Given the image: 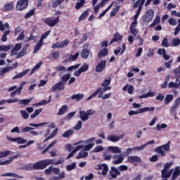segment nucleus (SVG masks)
Here are the masks:
<instances>
[{
	"label": "nucleus",
	"instance_id": "nucleus-48",
	"mask_svg": "<svg viewBox=\"0 0 180 180\" xmlns=\"http://www.w3.org/2000/svg\"><path fill=\"white\" fill-rule=\"evenodd\" d=\"M120 10V6H117L113 11L110 12V18H113V16H116L117 12Z\"/></svg>",
	"mask_w": 180,
	"mask_h": 180
},
{
	"label": "nucleus",
	"instance_id": "nucleus-31",
	"mask_svg": "<svg viewBox=\"0 0 180 180\" xmlns=\"http://www.w3.org/2000/svg\"><path fill=\"white\" fill-rule=\"evenodd\" d=\"M113 4H115V1H113L107 8L105 9V11H103L98 15V19H101L102 18H103V16H105L106 13H108V12L109 11V10L112 8V6H113Z\"/></svg>",
	"mask_w": 180,
	"mask_h": 180
},
{
	"label": "nucleus",
	"instance_id": "nucleus-59",
	"mask_svg": "<svg viewBox=\"0 0 180 180\" xmlns=\"http://www.w3.org/2000/svg\"><path fill=\"white\" fill-rule=\"evenodd\" d=\"M161 44L162 47H169V43H168V39L167 37L163 38Z\"/></svg>",
	"mask_w": 180,
	"mask_h": 180
},
{
	"label": "nucleus",
	"instance_id": "nucleus-54",
	"mask_svg": "<svg viewBox=\"0 0 180 180\" xmlns=\"http://www.w3.org/2000/svg\"><path fill=\"white\" fill-rule=\"evenodd\" d=\"M178 110V107L172 106L170 108V114L172 116H174V117H176V110Z\"/></svg>",
	"mask_w": 180,
	"mask_h": 180
},
{
	"label": "nucleus",
	"instance_id": "nucleus-47",
	"mask_svg": "<svg viewBox=\"0 0 180 180\" xmlns=\"http://www.w3.org/2000/svg\"><path fill=\"white\" fill-rule=\"evenodd\" d=\"M43 46V41H41L39 39V41H38V42L37 43L34 49V53H37V51H39V50H40V48Z\"/></svg>",
	"mask_w": 180,
	"mask_h": 180
},
{
	"label": "nucleus",
	"instance_id": "nucleus-18",
	"mask_svg": "<svg viewBox=\"0 0 180 180\" xmlns=\"http://www.w3.org/2000/svg\"><path fill=\"white\" fill-rule=\"evenodd\" d=\"M161 177L163 179H168V178H169L171 176V175L172 174V169L171 170H162L161 171Z\"/></svg>",
	"mask_w": 180,
	"mask_h": 180
},
{
	"label": "nucleus",
	"instance_id": "nucleus-63",
	"mask_svg": "<svg viewBox=\"0 0 180 180\" xmlns=\"http://www.w3.org/2000/svg\"><path fill=\"white\" fill-rule=\"evenodd\" d=\"M172 43L174 47H176V46H179L180 44V39L179 38H174L172 39Z\"/></svg>",
	"mask_w": 180,
	"mask_h": 180
},
{
	"label": "nucleus",
	"instance_id": "nucleus-40",
	"mask_svg": "<svg viewBox=\"0 0 180 180\" xmlns=\"http://www.w3.org/2000/svg\"><path fill=\"white\" fill-rule=\"evenodd\" d=\"M71 99H76L77 102H78L82 99H84V94H73L71 96Z\"/></svg>",
	"mask_w": 180,
	"mask_h": 180
},
{
	"label": "nucleus",
	"instance_id": "nucleus-17",
	"mask_svg": "<svg viewBox=\"0 0 180 180\" xmlns=\"http://www.w3.org/2000/svg\"><path fill=\"white\" fill-rule=\"evenodd\" d=\"M127 162H141V158L139 156H129L127 158Z\"/></svg>",
	"mask_w": 180,
	"mask_h": 180
},
{
	"label": "nucleus",
	"instance_id": "nucleus-32",
	"mask_svg": "<svg viewBox=\"0 0 180 180\" xmlns=\"http://www.w3.org/2000/svg\"><path fill=\"white\" fill-rule=\"evenodd\" d=\"M29 71H30V70L27 69V70L17 74L15 76H14L13 77V79H16L18 78H22V77H25V75H26V74H27V72H29Z\"/></svg>",
	"mask_w": 180,
	"mask_h": 180
},
{
	"label": "nucleus",
	"instance_id": "nucleus-49",
	"mask_svg": "<svg viewBox=\"0 0 180 180\" xmlns=\"http://www.w3.org/2000/svg\"><path fill=\"white\" fill-rule=\"evenodd\" d=\"M179 175H180V169L176 167L172 174V179L175 180Z\"/></svg>",
	"mask_w": 180,
	"mask_h": 180
},
{
	"label": "nucleus",
	"instance_id": "nucleus-56",
	"mask_svg": "<svg viewBox=\"0 0 180 180\" xmlns=\"http://www.w3.org/2000/svg\"><path fill=\"white\" fill-rule=\"evenodd\" d=\"M76 167H77V163L74 162L71 165H68L66 167V169L67 171H72V169H75Z\"/></svg>",
	"mask_w": 180,
	"mask_h": 180
},
{
	"label": "nucleus",
	"instance_id": "nucleus-53",
	"mask_svg": "<svg viewBox=\"0 0 180 180\" xmlns=\"http://www.w3.org/2000/svg\"><path fill=\"white\" fill-rule=\"evenodd\" d=\"M27 51L25 48H22L21 51L17 53L16 58H20V57H23L26 54Z\"/></svg>",
	"mask_w": 180,
	"mask_h": 180
},
{
	"label": "nucleus",
	"instance_id": "nucleus-6",
	"mask_svg": "<svg viewBox=\"0 0 180 180\" xmlns=\"http://www.w3.org/2000/svg\"><path fill=\"white\" fill-rule=\"evenodd\" d=\"M58 22H60V16L56 17L54 20L49 17L44 20V23L49 26V27H54L56 25L58 24Z\"/></svg>",
	"mask_w": 180,
	"mask_h": 180
},
{
	"label": "nucleus",
	"instance_id": "nucleus-30",
	"mask_svg": "<svg viewBox=\"0 0 180 180\" xmlns=\"http://www.w3.org/2000/svg\"><path fill=\"white\" fill-rule=\"evenodd\" d=\"M19 100L18 98H13L12 99H8V100H5L3 99L1 101H0V106L2 105H4V103H15L16 102H18Z\"/></svg>",
	"mask_w": 180,
	"mask_h": 180
},
{
	"label": "nucleus",
	"instance_id": "nucleus-24",
	"mask_svg": "<svg viewBox=\"0 0 180 180\" xmlns=\"http://www.w3.org/2000/svg\"><path fill=\"white\" fill-rule=\"evenodd\" d=\"M89 15V8L87 10L84 11L82 15L79 17L78 22H82V20H84L88 18Z\"/></svg>",
	"mask_w": 180,
	"mask_h": 180
},
{
	"label": "nucleus",
	"instance_id": "nucleus-60",
	"mask_svg": "<svg viewBox=\"0 0 180 180\" xmlns=\"http://www.w3.org/2000/svg\"><path fill=\"white\" fill-rule=\"evenodd\" d=\"M20 114H21L22 119H25V120L29 119V113H27V112H26V110H21Z\"/></svg>",
	"mask_w": 180,
	"mask_h": 180
},
{
	"label": "nucleus",
	"instance_id": "nucleus-42",
	"mask_svg": "<svg viewBox=\"0 0 180 180\" xmlns=\"http://www.w3.org/2000/svg\"><path fill=\"white\" fill-rule=\"evenodd\" d=\"M79 57V52H77L74 55H70L68 58V60L66 61V63H68V61H76L77 58Z\"/></svg>",
	"mask_w": 180,
	"mask_h": 180
},
{
	"label": "nucleus",
	"instance_id": "nucleus-21",
	"mask_svg": "<svg viewBox=\"0 0 180 180\" xmlns=\"http://www.w3.org/2000/svg\"><path fill=\"white\" fill-rule=\"evenodd\" d=\"M109 54V50L106 48H103L98 53V58H102V57H106Z\"/></svg>",
	"mask_w": 180,
	"mask_h": 180
},
{
	"label": "nucleus",
	"instance_id": "nucleus-41",
	"mask_svg": "<svg viewBox=\"0 0 180 180\" xmlns=\"http://www.w3.org/2000/svg\"><path fill=\"white\" fill-rule=\"evenodd\" d=\"M24 171H33V163H28L25 165L22 168Z\"/></svg>",
	"mask_w": 180,
	"mask_h": 180
},
{
	"label": "nucleus",
	"instance_id": "nucleus-10",
	"mask_svg": "<svg viewBox=\"0 0 180 180\" xmlns=\"http://www.w3.org/2000/svg\"><path fill=\"white\" fill-rule=\"evenodd\" d=\"M109 175H110L111 178L116 179L117 176H120L121 174L119 169L115 167H111L110 170L109 172Z\"/></svg>",
	"mask_w": 180,
	"mask_h": 180
},
{
	"label": "nucleus",
	"instance_id": "nucleus-26",
	"mask_svg": "<svg viewBox=\"0 0 180 180\" xmlns=\"http://www.w3.org/2000/svg\"><path fill=\"white\" fill-rule=\"evenodd\" d=\"M70 78H71V74L67 73L63 75V77L60 78L61 81L60 82H63V84H66L67 82L70 80Z\"/></svg>",
	"mask_w": 180,
	"mask_h": 180
},
{
	"label": "nucleus",
	"instance_id": "nucleus-35",
	"mask_svg": "<svg viewBox=\"0 0 180 180\" xmlns=\"http://www.w3.org/2000/svg\"><path fill=\"white\" fill-rule=\"evenodd\" d=\"M173 100L174 96L172 94H167L165 98V103L166 105H168L169 103H171V102H172Z\"/></svg>",
	"mask_w": 180,
	"mask_h": 180
},
{
	"label": "nucleus",
	"instance_id": "nucleus-33",
	"mask_svg": "<svg viewBox=\"0 0 180 180\" xmlns=\"http://www.w3.org/2000/svg\"><path fill=\"white\" fill-rule=\"evenodd\" d=\"M108 150H109V151H111V153H113L114 154H119L122 152V150H120V148H119V147L117 146H110L108 147Z\"/></svg>",
	"mask_w": 180,
	"mask_h": 180
},
{
	"label": "nucleus",
	"instance_id": "nucleus-29",
	"mask_svg": "<svg viewBox=\"0 0 180 180\" xmlns=\"http://www.w3.org/2000/svg\"><path fill=\"white\" fill-rule=\"evenodd\" d=\"M89 53H90V51H89V49H84L81 51L80 56H81L82 58L86 60V58H88V57H89Z\"/></svg>",
	"mask_w": 180,
	"mask_h": 180
},
{
	"label": "nucleus",
	"instance_id": "nucleus-34",
	"mask_svg": "<svg viewBox=\"0 0 180 180\" xmlns=\"http://www.w3.org/2000/svg\"><path fill=\"white\" fill-rule=\"evenodd\" d=\"M101 91H102V87L97 88V89L95 91V92H94L91 95H90L86 98V101H91V99H92V98H95V96H96V95H98V94H99L101 92Z\"/></svg>",
	"mask_w": 180,
	"mask_h": 180
},
{
	"label": "nucleus",
	"instance_id": "nucleus-46",
	"mask_svg": "<svg viewBox=\"0 0 180 180\" xmlns=\"http://www.w3.org/2000/svg\"><path fill=\"white\" fill-rule=\"evenodd\" d=\"M1 176H13L14 178H23V176H20L18 174L11 172L3 174L1 175Z\"/></svg>",
	"mask_w": 180,
	"mask_h": 180
},
{
	"label": "nucleus",
	"instance_id": "nucleus-7",
	"mask_svg": "<svg viewBox=\"0 0 180 180\" xmlns=\"http://www.w3.org/2000/svg\"><path fill=\"white\" fill-rule=\"evenodd\" d=\"M89 70V65L84 63L77 70L74 72L75 77H79L82 72H86Z\"/></svg>",
	"mask_w": 180,
	"mask_h": 180
},
{
	"label": "nucleus",
	"instance_id": "nucleus-39",
	"mask_svg": "<svg viewBox=\"0 0 180 180\" xmlns=\"http://www.w3.org/2000/svg\"><path fill=\"white\" fill-rule=\"evenodd\" d=\"M84 4H86V0H79V2H77L75 5L76 11H78V9H81V8L84 6Z\"/></svg>",
	"mask_w": 180,
	"mask_h": 180
},
{
	"label": "nucleus",
	"instance_id": "nucleus-43",
	"mask_svg": "<svg viewBox=\"0 0 180 180\" xmlns=\"http://www.w3.org/2000/svg\"><path fill=\"white\" fill-rule=\"evenodd\" d=\"M11 70H13V68L12 66H8L7 68H4L0 71V77H2V75H4V74H6V72H8V71H11Z\"/></svg>",
	"mask_w": 180,
	"mask_h": 180
},
{
	"label": "nucleus",
	"instance_id": "nucleus-3",
	"mask_svg": "<svg viewBox=\"0 0 180 180\" xmlns=\"http://www.w3.org/2000/svg\"><path fill=\"white\" fill-rule=\"evenodd\" d=\"M154 18V10L148 9L142 15L141 19L144 23H150Z\"/></svg>",
	"mask_w": 180,
	"mask_h": 180
},
{
	"label": "nucleus",
	"instance_id": "nucleus-16",
	"mask_svg": "<svg viewBox=\"0 0 180 180\" xmlns=\"http://www.w3.org/2000/svg\"><path fill=\"white\" fill-rule=\"evenodd\" d=\"M84 148V145H79L75 148V149L67 156L66 160H70L72 157H74V154L77 153V151H79V150H82Z\"/></svg>",
	"mask_w": 180,
	"mask_h": 180
},
{
	"label": "nucleus",
	"instance_id": "nucleus-52",
	"mask_svg": "<svg viewBox=\"0 0 180 180\" xmlns=\"http://www.w3.org/2000/svg\"><path fill=\"white\" fill-rule=\"evenodd\" d=\"M9 33H11L10 30H6L4 32V34L1 37L2 41L5 42L8 41V34H9Z\"/></svg>",
	"mask_w": 180,
	"mask_h": 180
},
{
	"label": "nucleus",
	"instance_id": "nucleus-55",
	"mask_svg": "<svg viewBox=\"0 0 180 180\" xmlns=\"http://www.w3.org/2000/svg\"><path fill=\"white\" fill-rule=\"evenodd\" d=\"M168 88H174V89H178V88H179V84L176 82H170L168 84Z\"/></svg>",
	"mask_w": 180,
	"mask_h": 180
},
{
	"label": "nucleus",
	"instance_id": "nucleus-2",
	"mask_svg": "<svg viewBox=\"0 0 180 180\" xmlns=\"http://www.w3.org/2000/svg\"><path fill=\"white\" fill-rule=\"evenodd\" d=\"M170 149L171 141H169L166 144L157 147L155 149V153H157V154H160L162 157H165V155H167V152L165 151H169Z\"/></svg>",
	"mask_w": 180,
	"mask_h": 180
},
{
	"label": "nucleus",
	"instance_id": "nucleus-23",
	"mask_svg": "<svg viewBox=\"0 0 180 180\" xmlns=\"http://www.w3.org/2000/svg\"><path fill=\"white\" fill-rule=\"evenodd\" d=\"M51 102V96H49V101H46V99H44L40 102L33 104V106H43L44 105H47V103H50Z\"/></svg>",
	"mask_w": 180,
	"mask_h": 180
},
{
	"label": "nucleus",
	"instance_id": "nucleus-14",
	"mask_svg": "<svg viewBox=\"0 0 180 180\" xmlns=\"http://www.w3.org/2000/svg\"><path fill=\"white\" fill-rule=\"evenodd\" d=\"M155 141L154 140L149 141L146 143L141 145V146H136V147H133V150H136V151H140V150H143L147 147V146H150V144H154Z\"/></svg>",
	"mask_w": 180,
	"mask_h": 180
},
{
	"label": "nucleus",
	"instance_id": "nucleus-37",
	"mask_svg": "<svg viewBox=\"0 0 180 180\" xmlns=\"http://www.w3.org/2000/svg\"><path fill=\"white\" fill-rule=\"evenodd\" d=\"M68 110V105H63L60 109L59 111L58 112V116H61V115H64V113H65V111H67Z\"/></svg>",
	"mask_w": 180,
	"mask_h": 180
},
{
	"label": "nucleus",
	"instance_id": "nucleus-27",
	"mask_svg": "<svg viewBox=\"0 0 180 180\" xmlns=\"http://www.w3.org/2000/svg\"><path fill=\"white\" fill-rule=\"evenodd\" d=\"M65 1V3L68 2V0H52V8H57L58 6H60L63 2Z\"/></svg>",
	"mask_w": 180,
	"mask_h": 180
},
{
	"label": "nucleus",
	"instance_id": "nucleus-38",
	"mask_svg": "<svg viewBox=\"0 0 180 180\" xmlns=\"http://www.w3.org/2000/svg\"><path fill=\"white\" fill-rule=\"evenodd\" d=\"M72 134H74V130L69 129L62 135V137H64V139H70V136H72Z\"/></svg>",
	"mask_w": 180,
	"mask_h": 180
},
{
	"label": "nucleus",
	"instance_id": "nucleus-8",
	"mask_svg": "<svg viewBox=\"0 0 180 180\" xmlns=\"http://www.w3.org/2000/svg\"><path fill=\"white\" fill-rule=\"evenodd\" d=\"M6 139L8 141H16L18 144H25L27 143V140L22 137L12 138L9 136H6Z\"/></svg>",
	"mask_w": 180,
	"mask_h": 180
},
{
	"label": "nucleus",
	"instance_id": "nucleus-19",
	"mask_svg": "<svg viewBox=\"0 0 180 180\" xmlns=\"http://www.w3.org/2000/svg\"><path fill=\"white\" fill-rule=\"evenodd\" d=\"M22 49V44H15V47H13L11 51V56H16L18 51H19Z\"/></svg>",
	"mask_w": 180,
	"mask_h": 180
},
{
	"label": "nucleus",
	"instance_id": "nucleus-5",
	"mask_svg": "<svg viewBox=\"0 0 180 180\" xmlns=\"http://www.w3.org/2000/svg\"><path fill=\"white\" fill-rule=\"evenodd\" d=\"M46 124H47L46 122H42L39 124L30 123L29 124L30 127H25L21 128V133H27V132L30 133V131L34 130V128L33 127H40L41 126H46Z\"/></svg>",
	"mask_w": 180,
	"mask_h": 180
},
{
	"label": "nucleus",
	"instance_id": "nucleus-50",
	"mask_svg": "<svg viewBox=\"0 0 180 180\" xmlns=\"http://www.w3.org/2000/svg\"><path fill=\"white\" fill-rule=\"evenodd\" d=\"M70 44V40L65 39L63 41L59 44V49H64V47H67Z\"/></svg>",
	"mask_w": 180,
	"mask_h": 180
},
{
	"label": "nucleus",
	"instance_id": "nucleus-28",
	"mask_svg": "<svg viewBox=\"0 0 180 180\" xmlns=\"http://www.w3.org/2000/svg\"><path fill=\"white\" fill-rule=\"evenodd\" d=\"M22 89H23V85L20 84V86L16 90L11 93L10 96L13 98V96L18 95H18H20V94H22Z\"/></svg>",
	"mask_w": 180,
	"mask_h": 180
},
{
	"label": "nucleus",
	"instance_id": "nucleus-12",
	"mask_svg": "<svg viewBox=\"0 0 180 180\" xmlns=\"http://www.w3.org/2000/svg\"><path fill=\"white\" fill-rule=\"evenodd\" d=\"M52 91H64L65 89V84L63 82L59 81L51 87Z\"/></svg>",
	"mask_w": 180,
	"mask_h": 180
},
{
	"label": "nucleus",
	"instance_id": "nucleus-45",
	"mask_svg": "<svg viewBox=\"0 0 180 180\" xmlns=\"http://www.w3.org/2000/svg\"><path fill=\"white\" fill-rule=\"evenodd\" d=\"M155 110V107H145L141 108V113H144V112H154Z\"/></svg>",
	"mask_w": 180,
	"mask_h": 180
},
{
	"label": "nucleus",
	"instance_id": "nucleus-61",
	"mask_svg": "<svg viewBox=\"0 0 180 180\" xmlns=\"http://www.w3.org/2000/svg\"><path fill=\"white\" fill-rule=\"evenodd\" d=\"M108 172H109V167H108V165H104V167H103V170L101 172V175H108Z\"/></svg>",
	"mask_w": 180,
	"mask_h": 180
},
{
	"label": "nucleus",
	"instance_id": "nucleus-22",
	"mask_svg": "<svg viewBox=\"0 0 180 180\" xmlns=\"http://www.w3.org/2000/svg\"><path fill=\"white\" fill-rule=\"evenodd\" d=\"M153 96H155V93L149 91L146 94L140 96L139 99H147V98H153Z\"/></svg>",
	"mask_w": 180,
	"mask_h": 180
},
{
	"label": "nucleus",
	"instance_id": "nucleus-51",
	"mask_svg": "<svg viewBox=\"0 0 180 180\" xmlns=\"http://www.w3.org/2000/svg\"><path fill=\"white\" fill-rule=\"evenodd\" d=\"M36 12V10H34V8L32 9L31 11H30L28 13H27L25 15V19H29V18H32V16H33V15H34V13Z\"/></svg>",
	"mask_w": 180,
	"mask_h": 180
},
{
	"label": "nucleus",
	"instance_id": "nucleus-36",
	"mask_svg": "<svg viewBox=\"0 0 180 180\" xmlns=\"http://www.w3.org/2000/svg\"><path fill=\"white\" fill-rule=\"evenodd\" d=\"M160 22H161V18L159 15H157L155 18L154 21L150 25V27H155V26H157Z\"/></svg>",
	"mask_w": 180,
	"mask_h": 180
},
{
	"label": "nucleus",
	"instance_id": "nucleus-58",
	"mask_svg": "<svg viewBox=\"0 0 180 180\" xmlns=\"http://www.w3.org/2000/svg\"><path fill=\"white\" fill-rule=\"evenodd\" d=\"M111 81L112 79L110 78L103 80L101 83V86H109V85H110Z\"/></svg>",
	"mask_w": 180,
	"mask_h": 180
},
{
	"label": "nucleus",
	"instance_id": "nucleus-64",
	"mask_svg": "<svg viewBox=\"0 0 180 180\" xmlns=\"http://www.w3.org/2000/svg\"><path fill=\"white\" fill-rule=\"evenodd\" d=\"M179 105H180V98L179 97L173 103V106H174L175 108H179Z\"/></svg>",
	"mask_w": 180,
	"mask_h": 180
},
{
	"label": "nucleus",
	"instance_id": "nucleus-13",
	"mask_svg": "<svg viewBox=\"0 0 180 180\" xmlns=\"http://www.w3.org/2000/svg\"><path fill=\"white\" fill-rule=\"evenodd\" d=\"M123 39V36L120 35V34L118 32H116L113 34V38L110 41V44H112V43H115L116 41H120Z\"/></svg>",
	"mask_w": 180,
	"mask_h": 180
},
{
	"label": "nucleus",
	"instance_id": "nucleus-15",
	"mask_svg": "<svg viewBox=\"0 0 180 180\" xmlns=\"http://www.w3.org/2000/svg\"><path fill=\"white\" fill-rule=\"evenodd\" d=\"M123 137H124V134L120 135L119 136H115L114 135H110L108 137V140H109V141H112V143H117V141L122 140V139H123Z\"/></svg>",
	"mask_w": 180,
	"mask_h": 180
},
{
	"label": "nucleus",
	"instance_id": "nucleus-57",
	"mask_svg": "<svg viewBox=\"0 0 180 180\" xmlns=\"http://www.w3.org/2000/svg\"><path fill=\"white\" fill-rule=\"evenodd\" d=\"M30 102H32V98L22 99V100L20 101V104L25 105L26 106H27L29 105V103H30Z\"/></svg>",
	"mask_w": 180,
	"mask_h": 180
},
{
	"label": "nucleus",
	"instance_id": "nucleus-9",
	"mask_svg": "<svg viewBox=\"0 0 180 180\" xmlns=\"http://www.w3.org/2000/svg\"><path fill=\"white\" fill-rule=\"evenodd\" d=\"M106 68V60H101L96 66V72H102Z\"/></svg>",
	"mask_w": 180,
	"mask_h": 180
},
{
	"label": "nucleus",
	"instance_id": "nucleus-1",
	"mask_svg": "<svg viewBox=\"0 0 180 180\" xmlns=\"http://www.w3.org/2000/svg\"><path fill=\"white\" fill-rule=\"evenodd\" d=\"M53 164V159H45L39 160L33 164V169L35 171H40L41 169H46L49 165Z\"/></svg>",
	"mask_w": 180,
	"mask_h": 180
},
{
	"label": "nucleus",
	"instance_id": "nucleus-4",
	"mask_svg": "<svg viewBox=\"0 0 180 180\" xmlns=\"http://www.w3.org/2000/svg\"><path fill=\"white\" fill-rule=\"evenodd\" d=\"M27 6H29V0H19L16 4L15 11L22 12L27 9Z\"/></svg>",
	"mask_w": 180,
	"mask_h": 180
},
{
	"label": "nucleus",
	"instance_id": "nucleus-20",
	"mask_svg": "<svg viewBox=\"0 0 180 180\" xmlns=\"http://www.w3.org/2000/svg\"><path fill=\"white\" fill-rule=\"evenodd\" d=\"M15 6H13V1H10L4 5V10L6 12H9V11L13 10Z\"/></svg>",
	"mask_w": 180,
	"mask_h": 180
},
{
	"label": "nucleus",
	"instance_id": "nucleus-25",
	"mask_svg": "<svg viewBox=\"0 0 180 180\" xmlns=\"http://www.w3.org/2000/svg\"><path fill=\"white\" fill-rule=\"evenodd\" d=\"M79 116L80 119L82 120V122H86L88 119H89V117L88 116V114L85 110L79 111Z\"/></svg>",
	"mask_w": 180,
	"mask_h": 180
},
{
	"label": "nucleus",
	"instance_id": "nucleus-44",
	"mask_svg": "<svg viewBox=\"0 0 180 180\" xmlns=\"http://www.w3.org/2000/svg\"><path fill=\"white\" fill-rule=\"evenodd\" d=\"M88 157V152L81 151L77 156V160H81V158H86Z\"/></svg>",
	"mask_w": 180,
	"mask_h": 180
},
{
	"label": "nucleus",
	"instance_id": "nucleus-11",
	"mask_svg": "<svg viewBox=\"0 0 180 180\" xmlns=\"http://www.w3.org/2000/svg\"><path fill=\"white\" fill-rule=\"evenodd\" d=\"M112 158L113 160H115L112 161V164H114V165H119V164H122L124 160V157H123L122 155H114Z\"/></svg>",
	"mask_w": 180,
	"mask_h": 180
},
{
	"label": "nucleus",
	"instance_id": "nucleus-62",
	"mask_svg": "<svg viewBox=\"0 0 180 180\" xmlns=\"http://www.w3.org/2000/svg\"><path fill=\"white\" fill-rule=\"evenodd\" d=\"M11 154V150H6L4 152H0V158H5V157H8Z\"/></svg>",
	"mask_w": 180,
	"mask_h": 180
}]
</instances>
